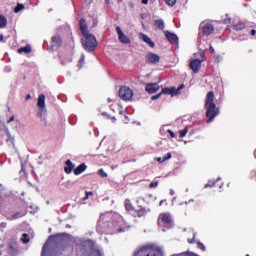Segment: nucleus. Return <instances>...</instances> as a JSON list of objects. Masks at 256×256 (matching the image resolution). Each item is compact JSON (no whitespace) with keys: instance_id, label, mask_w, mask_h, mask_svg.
<instances>
[{"instance_id":"c03bdc74","label":"nucleus","mask_w":256,"mask_h":256,"mask_svg":"<svg viewBox=\"0 0 256 256\" xmlns=\"http://www.w3.org/2000/svg\"><path fill=\"white\" fill-rule=\"evenodd\" d=\"M89 197H93V192L86 191V196L84 197V201H87V199H89Z\"/></svg>"},{"instance_id":"69168bd1","label":"nucleus","mask_w":256,"mask_h":256,"mask_svg":"<svg viewBox=\"0 0 256 256\" xmlns=\"http://www.w3.org/2000/svg\"><path fill=\"white\" fill-rule=\"evenodd\" d=\"M0 145H3V142L0 141Z\"/></svg>"},{"instance_id":"cd10ccee","label":"nucleus","mask_w":256,"mask_h":256,"mask_svg":"<svg viewBox=\"0 0 256 256\" xmlns=\"http://www.w3.org/2000/svg\"><path fill=\"white\" fill-rule=\"evenodd\" d=\"M18 53H31V45H26L18 49Z\"/></svg>"},{"instance_id":"ea45409f","label":"nucleus","mask_w":256,"mask_h":256,"mask_svg":"<svg viewBox=\"0 0 256 256\" xmlns=\"http://www.w3.org/2000/svg\"><path fill=\"white\" fill-rule=\"evenodd\" d=\"M158 185H159V181L151 182L150 189H155L156 187H158Z\"/></svg>"},{"instance_id":"bf43d9fd","label":"nucleus","mask_w":256,"mask_h":256,"mask_svg":"<svg viewBox=\"0 0 256 256\" xmlns=\"http://www.w3.org/2000/svg\"><path fill=\"white\" fill-rule=\"evenodd\" d=\"M188 242H189V243H195V240H194V239H192L191 241L188 240Z\"/></svg>"},{"instance_id":"79ce46f5","label":"nucleus","mask_w":256,"mask_h":256,"mask_svg":"<svg viewBox=\"0 0 256 256\" xmlns=\"http://www.w3.org/2000/svg\"><path fill=\"white\" fill-rule=\"evenodd\" d=\"M161 95H163V94L160 92V93H158V94L152 96V97H151V100H152V101H157V99H159V98L161 97Z\"/></svg>"},{"instance_id":"f3484780","label":"nucleus","mask_w":256,"mask_h":256,"mask_svg":"<svg viewBox=\"0 0 256 256\" xmlns=\"http://www.w3.org/2000/svg\"><path fill=\"white\" fill-rule=\"evenodd\" d=\"M25 214H26L25 212H16L12 215L6 216V219L8 221H15V219H21V217H25Z\"/></svg>"},{"instance_id":"6e6552de","label":"nucleus","mask_w":256,"mask_h":256,"mask_svg":"<svg viewBox=\"0 0 256 256\" xmlns=\"http://www.w3.org/2000/svg\"><path fill=\"white\" fill-rule=\"evenodd\" d=\"M119 97L123 101H130V99H133V90L127 86H122L119 89Z\"/></svg>"},{"instance_id":"8fccbe9b","label":"nucleus","mask_w":256,"mask_h":256,"mask_svg":"<svg viewBox=\"0 0 256 256\" xmlns=\"http://www.w3.org/2000/svg\"><path fill=\"white\" fill-rule=\"evenodd\" d=\"M168 133L171 137L175 138V132H173L172 130H168Z\"/></svg>"},{"instance_id":"052dcab7","label":"nucleus","mask_w":256,"mask_h":256,"mask_svg":"<svg viewBox=\"0 0 256 256\" xmlns=\"http://www.w3.org/2000/svg\"><path fill=\"white\" fill-rule=\"evenodd\" d=\"M0 41H3V34L0 35Z\"/></svg>"},{"instance_id":"393cba45","label":"nucleus","mask_w":256,"mask_h":256,"mask_svg":"<svg viewBox=\"0 0 256 256\" xmlns=\"http://www.w3.org/2000/svg\"><path fill=\"white\" fill-rule=\"evenodd\" d=\"M38 107L45 108V95L44 94H40L38 97Z\"/></svg>"},{"instance_id":"423d86ee","label":"nucleus","mask_w":256,"mask_h":256,"mask_svg":"<svg viewBox=\"0 0 256 256\" xmlns=\"http://www.w3.org/2000/svg\"><path fill=\"white\" fill-rule=\"evenodd\" d=\"M158 225L162 228V231H166V229H171L173 227V219H171V214H160L158 217Z\"/></svg>"},{"instance_id":"e433bc0d","label":"nucleus","mask_w":256,"mask_h":256,"mask_svg":"<svg viewBox=\"0 0 256 256\" xmlns=\"http://www.w3.org/2000/svg\"><path fill=\"white\" fill-rule=\"evenodd\" d=\"M188 131L189 130L187 128H185L184 130H181L180 131V138L183 139V137H185V135H187Z\"/></svg>"},{"instance_id":"a878e982","label":"nucleus","mask_w":256,"mask_h":256,"mask_svg":"<svg viewBox=\"0 0 256 256\" xmlns=\"http://www.w3.org/2000/svg\"><path fill=\"white\" fill-rule=\"evenodd\" d=\"M7 27V18L0 14V29Z\"/></svg>"},{"instance_id":"2f4dec72","label":"nucleus","mask_w":256,"mask_h":256,"mask_svg":"<svg viewBox=\"0 0 256 256\" xmlns=\"http://www.w3.org/2000/svg\"><path fill=\"white\" fill-rule=\"evenodd\" d=\"M126 211H133V205L131 204V200H125Z\"/></svg>"},{"instance_id":"39448f33","label":"nucleus","mask_w":256,"mask_h":256,"mask_svg":"<svg viewBox=\"0 0 256 256\" xmlns=\"http://www.w3.org/2000/svg\"><path fill=\"white\" fill-rule=\"evenodd\" d=\"M163 251L160 248H152L149 245L142 246L134 251V256H161Z\"/></svg>"},{"instance_id":"37998d69","label":"nucleus","mask_w":256,"mask_h":256,"mask_svg":"<svg viewBox=\"0 0 256 256\" xmlns=\"http://www.w3.org/2000/svg\"><path fill=\"white\" fill-rule=\"evenodd\" d=\"M112 217L114 221L115 219H118V221H123V218L119 214H113Z\"/></svg>"},{"instance_id":"f8f14e48","label":"nucleus","mask_w":256,"mask_h":256,"mask_svg":"<svg viewBox=\"0 0 256 256\" xmlns=\"http://www.w3.org/2000/svg\"><path fill=\"white\" fill-rule=\"evenodd\" d=\"M160 60H161V57H159V55L153 52H149L146 55V62L149 63L150 65H157V63H159Z\"/></svg>"},{"instance_id":"4be33fe9","label":"nucleus","mask_w":256,"mask_h":256,"mask_svg":"<svg viewBox=\"0 0 256 256\" xmlns=\"http://www.w3.org/2000/svg\"><path fill=\"white\" fill-rule=\"evenodd\" d=\"M162 95H171L172 97H175V87L171 88H163L161 91Z\"/></svg>"},{"instance_id":"de8ad7c7","label":"nucleus","mask_w":256,"mask_h":256,"mask_svg":"<svg viewBox=\"0 0 256 256\" xmlns=\"http://www.w3.org/2000/svg\"><path fill=\"white\" fill-rule=\"evenodd\" d=\"M156 161H158V163H165V159L163 157L156 158Z\"/></svg>"},{"instance_id":"680f3d73","label":"nucleus","mask_w":256,"mask_h":256,"mask_svg":"<svg viewBox=\"0 0 256 256\" xmlns=\"http://www.w3.org/2000/svg\"><path fill=\"white\" fill-rule=\"evenodd\" d=\"M193 201H195V200H193V199H190V200L188 201V203H193Z\"/></svg>"},{"instance_id":"603ef678","label":"nucleus","mask_w":256,"mask_h":256,"mask_svg":"<svg viewBox=\"0 0 256 256\" xmlns=\"http://www.w3.org/2000/svg\"><path fill=\"white\" fill-rule=\"evenodd\" d=\"M141 3H142V5H148L149 4V0H142Z\"/></svg>"},{"instance_id":"a19ab883","label":"nucleus","mask_w":256,"mask_h":256,"mask_svg":"<svg viewBox=\"0 0 256 256\" xmlns=\"http://www.w3.org/2000/svg\"><path fill=\"white\" fill-rule=\"evenodd\" d=\"M207 187H215V182H213V180H210V181L204 186L205 189H207Z\"/></svg>"},{"instance_id":"9d476101","label":"nucleus","mask_w":256,"mask_h":256,"mask_svg":"<svg viewBox=\"0 0 256 256\" xmlns=\"http://www.w3.org/2000/svg\"><path fill=\"white\" fill-rule=\"evenodd\" d=\"M116 32H117L120 43H123L124 45H129V43H131V39H129L127 35H125L123 30H121V27L117 26Z\"/></svg>"},{"instance_id":"c85d7f7f","label":"nucleus","mask_w":256,"mask_h":256,"mask_svg":"<svg viewBox=\"0 0 256 256\" xmlns=\"http://www.w3.org/2000/svg\"><path fill=\"white\" fill-rule=\"evenodd\" d=\"M47 111L46 108H39L37 115L39 118L43 119L45 121V112Z\"/></svg>"},{"instance_id":"0e129e2a","label":"nucleus","mask_w":256,"mask_h":256,"mask_svg":"<svg viewBox=\"0 0 256 256\" xmlns=\"http://www.w3.org/2000/svg\"><path fill=\"white\" fill-rule=\"evenodd\" d=\"M184 203H185V205H189L190 202H189V201H188V202L186 201V202H184Z\"/></svg>"},{"instance_id":"4c0bfd02","label":"nucleus","mask_w":256,"mask_h":256,"mask_svg":"<svg viewBox=\"0 0 256 256\" xmlns=\"http://www.w3.org/2000/svg\"><path fill=\"white\" fill-rule=\"evenodd\" d=\"M171 157H172L171 152H168L163 156V159H164V161H169V159H171Z\"/></svg>"},{"instance_id":"3c124183","label":"nucleus","mask_w":256,"mask_h":256,"mask_svg":"<svg viewBox=\"0 0 256 256\" xmlns=\"http://www.w3.org/2000/svg\"><path fill=\"white\" fill-rule=\"evenodd\" d=\"M13 121H15V116L10 117L9 120L7 121V123H11Z\"/></svg>"},{"instance_id":"473e14b6","label":"nucleus","mask_w":256,"mask_h":256,"mask_svg":"<svg viewBox=\"0 0 256 256\" xmlns=\"http://www.w3.org/2000/svg\"><path fill=\"white\" fill-rule=\"evenodd\" d=\"M23 9H25V5L17 4V6L14 8V13H19L20 11H23Z\"/></svg>"},{"instance_id":"49530a36","label":"nucleus","mask_w":256,"mask_h":256,"mask_svg":"<svg viewBox=\"0 0 256 256\" xmlns=\"http://www.w3.org/2000/svg\"><path fill=\"white\" fill-rule=\"evenodd\" d=\"M108 119H110L112 123H117V118H115V116H108Z\"/></svg>"},{"instance_id":"0eeeda50","label":"nucleus","mask_w":256,"mask_h":256,"mask_svg":"<svg viewBox=\"0 0 256 256\" xmlns=\"http://www.w3.org/2000/svg\"><path fill=\"white\" fill-rule=\"evenodd\" d=\"M202 59H194L190 62V69L193 71V73H199V70L201 69V64L203 61L207 60V57H205V52L200 53Z\"/></svg>"},{"instance_id":"6ab92c4d","label":"nucleus","mask_w":256,"mask_h":256,"mask_svg":"<svg viewBox=\"0 0 256 256\" xmlns=\"http://www.w3.org/2000/svg\"><path fill=\"white\" fill-rule=\"evenodd\" d=\"M79 25H80V31H81L82 35L89 34V30H87V21H85V19H81L79 21Z\"/></svg>"},{"instance_id":"1a4fd4ad","label":"nucleus","mask_w":256,"mask_h":256,"mask_svg":"<svg viewBox=\"0 0 256 256\" xmlns=\"http://www.w3.org/2000/svg\"><path fill=\"white\" fill-rule=\"evenodd\" d=\"M51 239H53V237H50L44 244L42 249V256H53L54 251L53 246L51 245Z\"/></svg>"},{"instance_id":"09e8293b","label":"nucleus","mask_w":256,"mask_h":256,"mask_svg":"<svg viewBox=\"0 0 256 256\" xmlns=\"http://www.w3.org/2000/svg\"><path fill=\"white\" fill-rule=\"evenodd\" d=\"M0 227H1V229H6L7 228V222H2L0 224Z\"/></svg>"},{"instance_id":"ddd939ff","label":"nucleus","mask_w":256,"mask_h":256,"mask_svg":"<svg viewBox=\"0 0 256 256\" xmlns=\"http://www.w3.org/2000/svg\"><path fill=\"white\" fill-rule=\"evenodd\" d=\"M160 89L159 83H148L145 86V91L147 93L153 94V93H157Z\"/></svg>"},{"instance_id":"6e6d98bb","label":"nucleus","mask_w":256,"mask_h":256,"mask_svg":"<svg viewBox=\"0 0 256 256\" xmlns=\"http://www.w3.org/2000/svg\"><path fill=\"white\" fill-rule=\"evenodd\" d=\"M170 195H172V196L175 195V190L171 189L170 190Z\"/></svg>"},{"instance_id":"dca6fc26","label":"nucleus","mask_w":256,"mask_h":256,"mask_svg":"<svg viewBox=\"0 0 256 256\" xmlns=\"http://www.w3.org/2000/svg\"><path fill=\"white\" fill-rule=\"evenodd\" d=\"M61 45H63V40L61 39V36H53L51 48L55 49V47H61Z\"/></svg>"},{"instance_id":"7c9ffc66","label":"nucleus","mask_w":256,"mask_h":256,"mask_svg":"<svg viewBox=\"0 0 256 256\" xmlns=\"http://www.w3.org/2000/svg\"><path fill=\"white\" fill-rule=\"evenodd\" d=\"M134 217H145V210L139 209L138 211H134Z\"/></svg>"},{"instance_id":"9b49d317","label":"nucleus","mask_w":256,"mask_h":256,"mask_svg":"<svg viewBox=\"0 0 256 256\" xmlns=\"http://www.w3.org/2000/svg\"><path fill=\"white\" fill-rule=\"evenodd\" d=\"M200 28L202 29L204 35H211V33L215 31V27L209 22H202L200 24Z\"/></svg>"},{"instance_id":"a211bd4d","label":"nucleus","mask_w":256,"mask_h":256,"mask_svg":"<svg viewBox=\"0 0 256 256\" xmlns=\"http://www.w3.org/2000/svg\"><path fill=\"white\" fill-rule=\"evenodd\" d=\"M140 39H142V41H144V43H147V45H149V47H155V42L151 40V38H149V36H147L146 34L140 33Z\"/></svg>"},{"instance_id":"13d9d810","label":"nucleus","mask_w":256,"mask_h":256,"mask_svg":"<svg viewBox=\"0 0 256 256\" xmlns=\"http://www.w3.org/2000/svg\"><path fill=\"white\" fill-rule=\"evenodd\" d=\"M255 33H256V30H251V35L252 36L255 35Z\"/></svg>"},{"instance_id":"e2e57ef3","label":"nucleus","mask_w":256,"mask_h":256,"mask_svg":"<svg viewBox=\"0 0 256 256\" xmlns=\"http://www.w3.org/2000/svg\"><path fill=\"white\" fill-rule=\"evenodd\" d=\"M163 203H164V201L162 200V201H160L159 205L161 206V205H163Z\"/></svg>"},{"instance_id":"a18cd8bd","label":"nucleus","mask_w":256,"mask_h":256,"mask_svg":"<svg viewBox=\"0 0 256 256\" xmlns=\"http://www.w3.org/2000/svg\"><path fill=\"white\" fill-rule=\"evenodd\" d=\"M197 245H198V249H202V251H205L206 248H205V245L203 243L198 242Z\"/></svg>"},{"instance_id":"aec40b11","label":"nucleus","mask_w":256,"mask_h":256,"mask_svg":"<svg viewBox=\"0 0 256 256\" xmlns=\"http://www.w3.org/2000/svg\"><path fill=\"white\" fill-rule=\"evenodd\" d=\"M17 251H18L17 242L8 243V253L10 255H15V253H17Z\"/></svg>"},{"instance_id":"bb28decb","label":"nucleus","mask_w":256,"mask_h":256,"mask_svg":"<svg viewBox=\"0 0 256 256\" xmlns=\"http://www.w3.org/2000/svg\"><path fill=\"white\" fill-rule=\"evenodd\" d=\"M20 241H22V243H29V241H31V237L29 236V234L27 233H23L21 238H20Z\"/></svg>"},{"instance_id":"f257e3e1","label":"nucleus","mask_w":256,"mask_h":256,"mask_svg":"<svg viewBox=\"0 0 256 256\" xmlns=\"http://www.w3.org/2000/svg\"><path fill=\"white\" fill-rule=\"evenodd\" d=\"M205 109H206V117L207 123H211L213 119L219 115V108L215 104V93L210 91L207 93L206 100H205Z\"/></svg>"},{"instance_id":"f704fd0d","label":"nucleus","mask_w":256,"mask_h":256,"mask_svg":"<svg viewBox=\"0 0 256 256\" xmlns=\"http://www.w3.org/2000/svg\"><path fill=\"white\" fill-rule=\"evenodd\" d=\"M166 5L168 7H174L175 3H177V0H165Z\"/></svg>"},{"instance_id":"7ed1b4c3","label":"nucleus","mask_w":256,"mask_h":256,"mask_svg":"<svg viewBox=\"0 0 256 256\" xmlns=\"http://www.w3.org/2000/svg\"><path fill=\"white\" fill-rule=\"evenodd\" d=\"M82 248L86 252L85 256H104L101 246L95 244L92 240L83 241Z\"/></svg>"},{"instance_id":"20e7f679","label":"nucleus","mask_w":256,"mask_h":256,"mask_svg":"<svg viewBox=\"0 0 256 256\" xmlns=\"http://www.w3.org/2000/svg\"><path fill=\"white\" fill-rule=\"evenodd\" d=\"M81 43L83 49H85V51H88V53H93V51L97 49L98 45L97 38L91 33L84 34L83 38L81 39Z\"/></svg>"},{"instance_id":"c756f323","label":"nucleus","mask_w":256,"mask_h":256,"mask_svg":"<svg viewBox=\"0 0 256 256\" xmlns=\"http://www.w3.org/2000/svg\"><path fill=\"white\" fill-rule=\"evenodd\" d=\"M244 27H245V24L242 22H239L238 24H234L232 26V28L235 29V31H243Z\"/></svg>"},{"instance_id":"338daca9","label":"nucleus","mask_w":256,"mask_h":256,"mask_svg":"<svg viewBox=\"0 0 256 256\" xmlns=\"http://www.w3.org/2000/svg\"><path fill=\"white\" fill-rule=\"evenodd\" d=\"M106 3H109V0H106Z\"/></svg>"},{"instance_id":"774afa93","label":"nucleus","mask_w":256,"mask_h":256,"mask_svg":"<svg viewBox=\"0 0 256 256\" xmlns=\"http://www.w3.org/2000/svg\"><path fill=\"white\" fill-rule=\"evenodd\" d=\"M0 189H1V185H0Z\"/></svg>"},{"instance_id":"72a5a7b5","label":"nucleus","mask_w":256,"mask_h":256,"mask_svg":"<svg viewBox=\"0 0 256 256\" xmlns=\"http://www.w3.org/2000/svg\"><path fill=\"white\" fill-rule=\"evenodd\" d=\"M183 87H185V85L181 84L177 89L174 88V96L175 95H180L181 94V89H183Z\"/></svg>"},{"instance_id":"5fc2aeb1","label":"nucleus","mask_w":256,"mask_h":256,"mask_svg":"<svg viewBox=\"0 0 256 256\" xmlns=\"http://www.w3.org/2000/svg\"><path fill=\"white\" fill-rule=\"evenodd\" d=\"M29 99H31V94H28V95L26 96V101H29Z\"/></svg>"},{"instance_id":"4d7b16f0","label":"nucleus","mask_w":256,"mask_h":256,"mask_svg":"<svg viewBox=\"0 0 256 256\" xmlns=\"http://www.w3.org/2000/svg\"><path fill=\"white\" fill-rule=\"evenodd\" d=\"M93 27H97V20H94Z\"/></svg>"},{"instance_id":"2eb2a0df","label":"nucleus","mask_w":256,"mask_h":256,"mask_svg":"<svg viewBox=\"0 0 256 256\" xmlns=\"http://www.w3.org/2000/svg\"><path fill=\"white\" fill-rule=\"evenodd\" d=\"M3 133H4V135H6V143L8 144V145H13L14 143H15V137H13L12 135H11V132L9 131V128H7V127H5L4 129H3Z\"/></svg>"},{"instance_id":"5701e85b","label":"nucleus","mask_w":256,"mask_h":256,"mask_svg":"<svg viewBox=\"0 0 256 256\" xmlns=\"http://www.w3.org/2000/svg\"><path fill=\"white\" fill-rule=\"evenodd\" d=\"M86 169H87V165H85V163H82L75 168L74 175H81V173H83Z\"/></svg>"},{"instance_id":"c9c22d12","label":"nucleus","mask_w":256,"mask_h":256,"mask_svg":"<svg viewBox=\"0 0 256 256\" xmlns=\"http://www.w3.org/2000/svg\"><path fill=\"white\" fill-rule=\"evenodd\" d=\"M83 63H85V54L81 55V58L78 63L79 67H83Z\"/></svg>"},{"instance_id":"b1692460","label":"nucleus","mask_w":256,"mask_h":256,"mask_svg":"<svg viewBox=\"0 0 256 256\" xmlns=\"http://www.w3.org/2000/svg\"><path fill=\"white\" fill-rule=\"evenodd\" d=\"M154 25L156 28L160 29V31L165 29V21H163V19L155 20Z\"/></svg>"},{"instance_id":"f03ea898","label":"nucleus","mask_w":256,"mask_h":256,"mask_svg":"<svg viewBox=\"0 0 256 256\" xmlns=\"http://www.w3.org/2000/svg\"><path fill=\"white\" fill-rule=\"evenodd\" d=\"M109 219H111V213L101 215L100 220L98 221L97 231H99V229H104L105 232L107 229L113 228V233H123V228H119V224L109 223Z\"/></svg>"},{"instance_id":"58836bf2","label":"nucleus","mask_w":256,"mask_h":256,"mask_svg":"<svg viewBox=\"0 0 256 256\" xmlns=\"http://www.w3.org/2000/svg\"><path fill=\"white\" fill-rule=\"evenodd\" d=\"M98 175H100V177H107V174H106L105 170H103V169L98 170Z\"/></svg>"},{"instance_id":"864d4df0","label":"nucleus","mask_w":256,"mask_h":256,"mask_svg":"<svg viewBox=\"0 0 256 256\" xmlns=\"http://www.w3.org/2000/svg\"><path fill=\"white\" fill-rule=\"evenodd\" d=\"M210 52L213 54L215 53V48H213V46H210Z\"/></svg>"},{"instance_id":"412c9836","label":"nucleus","mask_w":256,"mask_h":256,"mask_svg":"<svg viewBox=\"0 0 256 256\" xmlns=\"http://www.w3.org/2000/svg\"><path fill=\"white\" fill-rule=\"evenodd\" d=\"M73 169H75V165L73 164V162H71V160H67L66 166L64 168L65 173L69 175V173H72Z\"/></svg>"},{"instance_id":"4468645a","label":"nucleus","mask_w":256,"mask_h":256,"mask_svg":"<svg viewBox=\"0 0 256 256\" xmlns=\"http://www.w3.org/2000/svg\"><path fill=\"white\" fill-rule=\"evenodd\" d=\"M165 37L168 39L169 43L177 44L179 43V37H177V34L171 33L169 31L165 32Z\"/></svg>"}]
</instances>
